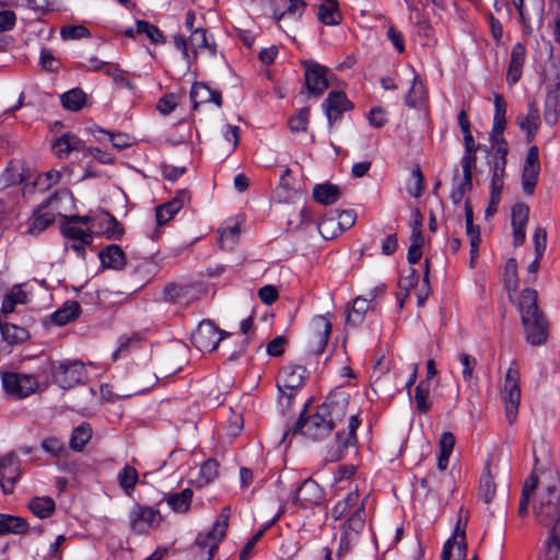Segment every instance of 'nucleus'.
<instances>
[{"label":"nucleus","instance_id":"c9c22d12","mask_svg":"<svg viewBox=\"0 0 560 560\" xmlns=\"http://www.w3.org/2000/svg\"><path fill=\"white\" fill-rule=\"evenodd\" d=\"M497 486L490 472V464L487 463L482 470L479 481L478 495L487 504H489L495 495Z\"/></svg>","mask_w":560,"mask_h":560},{"label":"nucleus","instance_id":"4c0bfd02","mask_svg":"<svg viewBox=\"0 0 560 560\" xmlns=\"http://www.w3.org/2000/svg\"><path fill=\"white\" fill-rule=\"evenodd\" d=\"M27 295L21 285H14L9 293H7L2 300L1 312L3 314H10L14 312L18 304H26Z\"/></svg>","mask_w":560,"mask_h":560},{"label":"nucleus","instance_id":"b1692460","mask_svg":"<svg viewBox=\"0 0 560 560\" xmlns=\"http://www.w3.org/2000/svg\"><path fill=\"white\" fill-rule=\"evenodd\" d=\"M556 70V83L548 90L545 100L544 119L549 126L557 124L560 106V69L553 65Z\"/></svg>","mask_w":560,"mask_h":560},{"label":"nucleus","instance_id":"9b49d317","mask_svg":"<svg viewBox=\"0 0 560 560\" xmlns=\"http://www.w3.org/2000/svg\"><path fill=\"white\" fill-rule=\"evenodd\" d=\"M366 497L361 498L358 487L351 490L343 499L339 500L331 510L335 520L349 518L365 515Z\"/></svg>","mask_w":560,"mask_h":560},{"label":"nucleus","instance_id":"4468645a","mask_svg":"<svg viewBox=\"0 0 560 560\" xmlns=\"http://www.w3.org/2000/svg\"><path fill=\"white\" fill-rule=\"evenodd\" d=\"M301 65L305 70L304 77L308 93L315 96L322 95L329 86L328 68L313 60H303Z\"/></svg>","mask_w":560,"mask_h":560},{"label":"nucleus","instance_id":"aec40b11","mask_svg":"<svg viewBox=\"0 0 560 560\" xmlns=\"http://www.w3.org/2000/svg\"><path fill=\"white\" fill-rule=\"evenodd\" d=\"M323 107L328 122L331 126L335 121L341 118L345 112L352 108V104L343 92L332 91L326 97L323 103Z\"/></svg>","mask_w":560,"mask_h":560},{"label":"nucleus","instance_id":"a18cd8bd","mask_svg":"<svg viewBox=\"0 0 560 560\" xmlns=\"http://www.w3.org/2000/svg\"><path fill=\"white\" fill-rule=\"evenodd\" d=\"M92 436V429L89 424L82 423L73 429L69 445L75 452H81Z\"/></svg>","mask_w":560,"mask_h":560},{"label":"nucleus","instance_id":"864d4df0","mask_svg":"<svg viewBox=\"0 0 560 560\" xmlns=\"http://www.w3.org/2000/svg\"><path fill=\"white\" fill-rule=\"evenodd\" d=\"M537 291L534 289H525L523 290L520 298V311L521 316L532 315L539 313V308L537 305Z\"/></svg>","mask_w":560,"mask_h":560},{"label":"nucleus","instance_id":"6e6d98bb","mask_svg":"<svg viewBox=\"0 0 560 560\" xmlns=\"http://www.w3.org/2000/svg\"><path fill=\"white\" fill-rule=\"evenodd\" d=\"M463 168V180L452 190L451 192V199L454 203H459L466 192L470 191L472 188V170L468 168V165L466 164Z\"/></svg>","mask_w":560,"mask_h":560},{"label":"nucleus","instance_id":"ea45409f","mask_svg":"<svg viewBox=\"0 0 560 560\" xmlns=\"http://www.w3.org/2000/svg\"><path fill=\"white\" fill-rule=\"evenodd\" d=\"M372 308V304L368 300L360 295L352 302L351 310L347 311V324L358 325L363 320L365 313Z\"/></svg>","mask_w":560,"mask_h":560},{"label":"nucleus","instance_id":"13d9d810","mask_svg":"<svg viewBox=\"0 0 560 560\" xmlns=\"http://www.w3.org/2000/svg\"><path fill=\"white\" fill-rule=\"evenodd\" d=\"M415 401L417 409L421 413H427L431 409L430 401V384L427 381H421L415 389Z\"/></svg>","mask_w":560,"mask_h":560},{"label":"nucleus","instance_id":"72a5a7b5","mask_svg":"<svg viewBox=\"0 0 560 560\" xmlns=\"http://www.w3.org/2000/svg\"><path fill=\"white\" fill-rule=\"evenodd\" d=\"M340 196L339 187L330 183L318 184L313 188V198L322 205H332Z\"/></svg>","mask_w":560,"mask_h":560},{"label":"nucleus","instance_id":"bf43d9fd","mask_svg":"<svg viewBox=\"0 0 560 560\" xmlns=\"http://www.w3.org/2000/svg\"><path fill=\"white\" fill-rule=\"evenodd\" d=\"M117 478L119 486L125 490L127 494H130L137 485L138 471L135 467L127 465L122 468V470L118 472Z\"/></svg>","mask_w":560,"mask_h":560},{"label":"nucleus","instance_id":"de8ad7c7","mask_svg":"<svg viewBox=\"0 0 560 560\" xmlns=\"http://www.w3.org/2000/svg\"><path fill=\"white\" fill-rule=\"evenodd\" d=\"M85 102L86 94L79 88L72 89L61 95L62 106L68 110H80Z\"/></svg>","mask_w":560,"mask_h":560},{"label":"nucleus","instance_id":"49530a36","mask_svg":"<svg viewBox=\"0 0 560 560\" xmlns=\"http://www.w3.org/2000/svg\"><path fill=\"white\" fill-rule=\"evenodd\" d=\"M192 499V490L187 488L180 492L167 495L166 502L175 512L183 513L188 511Z\"/></svg>","mask_w":560,"mask_h":560},{"label":"nucleus","instance_id":"603ef678","mask_svg":"<svg viewBox=\"0 0 560 560\" xmlns=\"http://www.w3.org/2000/svg\"><path fill=\"white\" fill-rule=\"evenodd\" d=\"M3 339L11 346L21 343L28 338V331L14 324H3L1 327Z\"/></svg>","mask_w":560,"mask_h":560},{"label":"nucleus","instance_id":"79ce46f5","mask_svg":"<svg viewBox=\"0 0 560 560\" xmlns=\"http://www.w3.org/2000/svg\"><path fill=\"white\" fill-rule=\"evenodd\" d=\"M317 228L319 234L325 240H332L342 233V230L337 222L336 213L332 211H330L319 221Z\"/></svg>","mask_w":560,"mask_h":560},{"label":"nucleus","instance_id":"58836bf2","mask_svg":"<svg viewBox=\"0 0 560 560\" xmlns=\"http://www.w3.org/2000/svg\"><path fill=\"white\" fill-rule=\"evenodd\" d=\"M28 509L35 516L47 518L55 512L56 504L50 497H36L28 502Z\"/></svg>","mask_w":560,"mask_h":560},{"label":"nucleus","instance_id":"c85d7f7f","mask_svg":"<svg viewBox=\"0 0 560 560\" xmlns=\"http://www.w3.org/2000/svg\"><path fill=\"white\" fill-rule=\"evenodd\" d=\"M101 264L104 268L122 270L126 266V256L118 245H108L98 253Z\"/></svg>","mask_w":560,"mask_h":560},{"label":"nucleus","instance_id":"a19ab883","mask_svg":"<svg viewBox=\"0 0 560 560\" xmlns=\"http://www.w3.org/2000/svg\"><path fill=\"white\" fill-rule=\"evenodd\" d=\"M61 235L68 241H83V243H92L93 234L91 230H83L69 222H62L60 226Z\"/></svg>","mask_w":560,"mask_h":560},{"label":"nucleus","instance_id":"4d7b16f0","mask_svg":"<svg viewBox=\"0 0 560 560\" xmlns=\"http://www.w3.org/2000/svg\"><path fill=\"white\" fill-rule=\"evenodd\" d=\"M464 143L465 155L462 158L460 164L462 167H465L467 163L468 168L472 170L476 166L477 151L482 149L485 152H488V148L486 145L482 147L481 144H476L474 137H466V139H464Z\"/></svg>","mask_w":560,"mask_h":560},{"label":"nucleus","instance_id":"e433bc0d","mask_svg":"<svg viewBox=\"0 0 560 560\" xmlns=\"http://www.w3.org/2000/svg\"><path fill=\"white\" fill-rule=\"evenodd\" d=\"M360 425V420L355 415H351L348 420L347 431H338L336 441L341 451L348 450L350 446L355 445V431Z\"/></svg>","mask_w":560,"mask_h":560},{"label":"nucleus","instance_id":"393cba45","mask_svg":"<svg viewBox=\"0 0 560 560\" xmlns=\"http://www.w3.org/2000/svg\"><path fill=\"white\" fill-rule=\"evenodd\" d=\"M18 478V457L14 454H8L0 458V486L4 493L13 491Z\"/></svg>","mask_w":560,"mask_h":560},{"label":"nucleus","instance_id":"4be33fe9","mask_svg":"<svg viewBox=\"0 0 560 560\" xmlns=\"http://www.w3.org/2000/svg\"><path fill=\"white\" fill-rule=\"evenodd\" d=\"M190 200L188 190H179L176 196L155 208V218L158 225L162 226L166 224L172 218L179 212L183 206Z\"/></svg>","mask_w":560,"mask_h":560},{"label":"nucleus","instance_id":"20e7f679","mask_svg":"<svg viewBox=\"0 0 560 560\" xmlns=\"http://www.w3.org/2000/svg\"><path fill=\"white\" fill-rule=\"evenodd\" d=\"M332 430L331 419H327L317 406L316 411L308 417L304 418L303 413L301 415L293 433L299 432L310 440L319 441L329 436Z\"/></svg>","mask_w":560,"mask_h":560},{"label":"nucleus","instance_id":"2f4dec72","mask_svg":"<svg viewBox=\"0 0 560 560\" xmlns=\"http://www.w3.org/2000/svg\"><path fill=\"white\" fill-rule=\"evenodd\" d=\"M28 530L25 518L9 514H0V535H23Z\"/></svg>","mask_w":560,"mask_h":560},{"label":"nucleus","instance_id":"680f3d73","mask_svg":"<svg viewBox=\"0 0 560 560\" xmlns=\"http://www.w3.org/2000/svg\"><path fill=\"white\" fill-rule=\"evenodd\" d=\"M494 104V116H493V125H495L497 130L502 128V125L506 126V102L501 94H494L493 96Z\"/></svg>","mask_w":560,"mask_h":560},{"label":"nucleus","instance_id":"c756f323","mask_svg":"<svg viewBox=\"0 0 560 560\" xmlns=\"http://www.w3.org/2000/svg\"><path fill=\"white\" fill-rule=\"evenodd\" d=\"M83 141L70 132L63 133L52 144V150L59 159L68 156L73 151H83Z\"/></svg>","mask_w":560,"mask_h":560},{"label":"nucleus","instance_id":"7c9ffc66","mask_svg":"<svg viewBox=\"0 0 560 560\" xmlns=\"http://www.w3.org/2000/svg\"><path fill=\"white\" fill-rule=\"evenodd\" d=\"M520 128L526 131V139L532 142L540 125L539 110L534 103L528 104V112L525 116L517 117Z\"/></svg>","mask_w":560,"mask_h":560},{"label":"nucleus","instance_id":"37998d69","mask_svg":"<svg viewBox=\"0 0 560 560\" xmlns=\"http://www.w3.org/2000/svg\"><path fill=\"white\" fill-rule=\"evenodd\" d=\"M538 486V477L534 474H532L527 480L524 482L522 494L520 499V505H518V515L521 517H525L528 514V504L529 500L537 489Z\"/></svg>","mask_w":560,"mask_h":560},{"label":"nucleus","instance_id":"8fccbe9b","mask_svg":"<svg viewBox=\"0 0 560 560\" xmlns=\"http://www.w3.org/2000/svg\"><path fill=\"white\" fill-rule=\"evenodd\" d=\"M560 556V530L559 527H551L548 539L545 542L544 560H559Z\"/></svg>","mask_w":560,"mask_h":560},{"label":"nucleus","instance_id":"f257e3e1","mask_svg":"<svg viewBox=\"0 0 560 560\" xmlns=\"http://www.w3.org/2000/svg\"><path fill=\"white\" fill-rule=\"evenodd\" d=\"M537 522L544 526L559 527L560 530V491L556 483L540 489L533 504Z\"/></svg>","mask_w":560,"mask_h":560},{"label":"nucleus","instance_id":"338daca9","mask_svg":"<svg viewBox=\"0 0 560 560\" xmlns=\"http://www.w3.org/2000/svg\"><path fill=\"white\" fill-rule=\"evenodd\" d=\"M310 109L301 108L295 116L290 118L289 127L293 132L305 131L308 125Z\"/></svg>","mask_w":560,"mask_h":560},{"label":"nucleus","instance_id":"052dcab7","mask_svg":"<svg viewBox=\"0 0 560 560\" xmlns=\"http://www.w3.org/2000/svg\"><path fill=\"white\" fill-rule=\"evenodd\" d=\"M505 162L493 161L491 166V191L501 194L505 173Z\"/></svg>","mask_w":560,"mask_h":560},{"label":"nucleus","instance_id":"dca6fc26","mask_svg":"<svg viewBox=\"0 0 560 560\" xmlns=\"http://www.w3.org/2000/svg\"><path fill=\"white\" fill-rule=\"evenodd\" d=\"M525 338L533 346H540L547 340L548 322L541 312L522 317Z\"/></svg>","mask_w":560,"mask_h":560},{"label":"nucleus","instance_id":"cd10ccee","mask_svg":"<svg viewBox=\"0 0 560 560\" xmlns=\"http://www.w3.org/2000/svg\"><path fill=\"white\" fill-rule=\"evenodd\" d=\"M190 98L196 109L200 104L213 102L218 107L222 105L221 93L211 90L202 82H197L191 86Z\"/></svg>","mask_w":560,"mask_h":560},{"label":"nucleus","instance_id":"a211bd4d","mask_svg":"<svg viewBox=\"0 0 560 560\" xmlns=\"http://www.w3.org/2000/svg\"><path fill=\"white\" fill-rule=\"evenodd\" d=\"M307 371L302 365H292L283 369L281 381L278 382V388L281 393L293 397L295 392L304 386L307 380Z\"/></svg>","mask_w":560,"mask_h":560},{"label":"nucleus","instance_id":"ddd939ff","mask_svg":"<svg viewBox=\"0 0 560 560\" xmlns=\"http://www.w3.org/2000/svg\"><path fill=\"white\" fill-rule=\"evenodd\" d=\"M2 384L5 392L18 398H24L38 388V381L34 375L20 373H3Z\"/></svg>","mask_w":560,"mask_h":560},{"label":"nucleus","instance_id":"5fc2aeb1","mask_svg":"<svg viewBox=\"0 0 560 560\" xmlns=\"http://www.w3.org/2000/svg\"><path fill=\"white\" fill-rule=\"evenodd\" d=\"M306 7L307 4L304 0H285L283 10H281L280 14V23L287 19H292L294 21L300 20L306 10Z\"/></svg>","mask_w":560,"mask_h":560},{"label":"nucleus","instance_id":"39448f33","mask_svg":"<svg viewBox=\"0 0 560 560\" xmlns=\"http://www.w3.org/2000/svg\"><path fill=\"white\" fill-rule=\"evenodd\" d=\"M230 518V506H224L215 520L212 528L206 534H199L196 545L206 553L205 560H210L218 548L219 542L225 536Z\"/></svg>","mask_w":560,"mask_h":560},{"label":"nucleus","instance_id":"bb28decb","mask_svg":"<svg viewBox=\"0 0 560 560\" xmlns=\"http://www.w3.org/2000/svg\"><path fill=\"white\" fill-rule=\"evenodd\" d=\"M526 48L517 43L512 47L510 63L506 72V81L510 85L515 84L522 77V69L525 62Z\"/></svg>","mask_w":560,"mask_h":560},{"label":"nucleus","instance_id":"69168bd1","mask_svg":"<svg viewBox=\"0 0 560 560\" xmlns=\"http://www.w3.org/2000/svg\"><path fill=\"white\" fill-rule=\"evenodd\" d=\"M458 361L463 366V378L465 382L470 383L474 380V370L477 365V360L466 352H462L458 355Z\"/></svg>","mask_w":560,"mask_h":560},{"label":"nucleus","instance_id":"f704fd0d","mask_svg":"<svg viewBox=\"0 0 560 560\" xmlns=\"http://www.w3.org/2000/svg\"><path fill=\"white\" fill-rule=\"evenodd\" d=\"M317 18L326 25H338L342 18L337 0H323V3L318 7Z\"/></svg>","mask_w":560,"mask_h":560},{"label":"nucleus","instance_id":"9d476101","mask_svg":"<svg viewBox=\"0 0 560 560\" xmlns=\"http://www.w3.org/2000/svg\"><path fill=\"white\" fill-rule=\"evenodd\" d=\"M225 331L220 330L212 322H201L191 335L192 345L202 352H211L217 349L224 338Z\"/></svg>","mask_w":560,"mask_h":560},{"label":"nucleus","instance_id":"6e6552de","mask_svg":"<svg viewBox=\"0 0 560 560\" xmlns=\"http://www.w3.org/2000/svg\"><path fill=\"white\" fill-rule=\"evenodd\" d=\"M51 374L55 383L62 388H70L84 381L86 372L80 361H60L52 364Z\"/></svg>","mask_w":560,"mask_h":560},{"label":"nucleus","instance_id":"3c124183","mask_svg":"<svg viewBox=\"0 0 560 560\" xmlns=\"http://www.w3.org/2000/svg\"><path fill=\"white\" fill-rule=\"evenodd\" d=\"M40 446L45 453L58 459L66 458L69 454L66 444L56 436L45 438Z\"/></svg>","mask_w":560,"mask_h":560},{"label":"nucleus","instance_id":"c03bdc74","mask_svg":"<svg viewBox=\"0 0 560 560\" xmlns=\"http://www.w3.org/2000/svg\"><path fill=\"white\" fill-rule=\"evenodd\" d=\"M218 243L222 249H232L237 243L240 235V225L233 223L231 225L222 226L218 230Z\"/></svg>","mask_w":560,"mask_h":560},{"label":"nucleus","instance_id":"f8f14e48","mask_svg":"<svg viewBox=\"0 0 560 560\" xmlns=\"http://www.w3.org/2000/svg\"><path fill=\"white\" fill-rule=\"evenodd\" d=\"M161 514L151 506L136 504L129 512V526L133 533L145 534L161 523Z\"/></svg>","mask_w":560,"mask_h":560},{"label":"nucleus","instance_id":"1a4fd4ad","mask_svg":"<svg viewBox=\"0 0 560 560\" xmlns=\"http://www.w3.org/2000/svg\"><path fill=\"white\" fill-rule=\"evenodd\" d=\"M502 399L505 404L506 418L512 423L516 418L521 400L518 371L513 368H510L506 372Z\"/></svg>","mask_w":560,"mask_h":560},{"label":"nucleus","instance_id":"6ab92c4d","mask_svg":"<svg viewBox=\"0 0 560 560\" xmlns=\"http://www.w3.org/2000/svg\"><path fill=\"white\" fill-rule=\"evenodd\" d=\"M324 498L323 489L313 479H306L295 491L293 503L303 509L318 505Z\"/></svg>","mask_w":560,"mask_h":560},{"label":"nucleus","instance_id":"f3484780","mask_svg":"<svg viewBox=\"0 0 560 560\" xmlns=\"http://www.w3.org/2000/svg\"><path fill=\"white\" fill-rule=\"evenodd\" d=\"M540 172L538 148L533 145L528 149L522 171V188L527 196H532L538 182Z\"/></svg>","mask_w":560,"mask_h":560},{"label":"nucleus","instance_id":"412c9836","mask_svg":"<svg viewBox=\"0 0 560 560\" xmlns=\"http://www.w3.org/2000/svg\"><path fill=\"white\" fill-rule=\"evenodd\" d=\"M365 525V516H353L345 521L341 526L340 552H348L358 542Z\"/></svg>","mask_w":560,"mask_h":560},{"label":"nucleus","instance_id":"f03ea898","mask_svg":"<svg viewBox=\"0 0 560 560\" xmlns=\"http://www.w3.org/2000/svg\"><path fill=\"white\" fill-rule=\"evenodd\" d=\"M176 49H178L183 58L191 63L198 55V51L205 50L210 56H214L217 52V44L209 42L207 31L205 28H195L187 40L184 35H175L173 38Z\"/></svg>","mask_w":560,"mask_h":560},{"label":"nucleus","instance_id":"5701e85b","mask_svg":"<svg viewBox=\"0 0 560 560\" xmlns=\"http://www.w3.org/2000/svg\"><path fill=\"white\" fill-rule=\"evenodd\" d=\"M456 548V555L458 560L467 557V541L465 534V525L462 527V516L459 515L457 524L455 526L453 536L447 539L443 546L441 560H451L452 550Z\"/></svg>","mask_w":560,"mask_h":560},{"label":"nucleus","instance_id":"0e129e2a","mask_svg":"<svg viewBox=\"0 0 560 560\" xmlns=\"http://www.w3.org/2000/svg\"><path fill=\"white\" fill-rule=\"evenodd\" d=\"M517 262L514 258H510L504 267V283L509 291L517 290Z\"/></svg>","mask_w":560,"mask_h":560},{"label":"nucleus","instance_id":"774afa93","mask_svg":"<svg viewBox=\"0 0 560 560\" xmlns=\"http://www.w3.org/2000/svg\"><path fill=\"white\" fill-rule=\"evenodd\" d=\"M63 39H80L90 35L89 30L83 25H68L61 28Z\"/></svg>","mask_w":560,"mask_h":560},{"label":"nucleus","instance_id":"7ed1b4c3","mask_svg":"<svg viewBox=\"0 0 560 560\" xmlns=\"http://www.w3.org/2000/svg\"><path fill=\"white\" fill-rule=\"evenodd\" d=\"M331 314L317 315L308 324L304 342L306 349L314 354H320L326 349L331 332Z\"/></svg>","mask_w":560,"mask_h":560},{"label":"nucleus","instance_id":"09e8293b","mask_svg":"<svg viewBox=\"0 0 560 560\" xmlns=\"http://www.w3.org/2000/svg\"><path fill=\"white\" fill-rule=\"evenodd\" d=\"M425 98V89L419 75L413 73L412 84L406 95L405 102L409 107L419 106Z\"/></svg>","mask_w":560,"mask_h":560},{"label":"nucleus","instance_id":"2eb2a0df","mask_svg":"<svg viewBox=\"0 0 560 560\" xmlns=\"http://www.w3.org/2000/svg\"><path fill=\"white\" fill-rule=\"evenodd\" d=\"M349 401V394L345 392H334L318 406L320 410L324 411L325 417L331 419V427L334 429L346 418Z\"/></svg>","mask_w":560,"mask_h":560},{"label":"nucleus","instance_id":"e2e57ef3","mask_svg":"<svg viewBox=\"0 0 560 560\" xmlns=\"http://www.w3.org/2000/svg\"><path fill=\"white\" fill-rule=\"evenodd\" d=\"M137 32L144 34L153 44L164 43L162 32L155 26L145 21H137Z\"/></svg>","mask_w":560,"mask_h":560},{"label":"nucleus","instance_id":"423d86ee","mask_svg":"<svg viewBox=\"0 0 560 560\" xmlns=\"http://www.w3.org/2000/svg\"><path fill=\"white\" fill-rule=\"evenodd\" d=\"M512 2L518 12L520 22L527 36L541 27L545 0H512Z\"/></svg>","mask_w":560,"mask_h":560},{"label":"nucleus","instance_id":"473e14b6","mask_svg":"<svg viewBox=\"0 0 560 560\" xmlns=\"http://www.w3.org/2000/svg\"><path fill=\"white\" fill-rule=\"evenodd\" d=\"M81 306L77 301H67L65 305L51 314V322L57 326H65L79 317Z\"/></svg>","mask_w":560,"mask_h":560},{"label":"nucleus","instance_id":"0eeeda50","mask_svg":"<svg viewBox=\"0 0 560 560\" xmlns=\"http://www.w3.org/2000/svg\"><path fill=\"white\" fill-rule=\"evenodd\" d=\"M59 201L58 194L50 195L34 211L26 229V234L32 236L39 235L50 224L55 222L58 213L57 203Z\"/></svg>","mask_w":560,"mask_h":560},{"label":"nucleus","instance_id":"a878e982","mask_svg":"<svg viewBox=\"0 0 560 560\" xmlns=\"http://www.w3.org/2000/svg\"><path fill=\"white\" fill-rule=\"evenodd\" d=\"M529 209L526 205L517 203L512 208L513 244L520 246L525 241V229L528 222Z\"/></svg>","mask_w":560,"mask_h":560}]
</instances>
